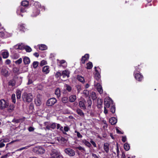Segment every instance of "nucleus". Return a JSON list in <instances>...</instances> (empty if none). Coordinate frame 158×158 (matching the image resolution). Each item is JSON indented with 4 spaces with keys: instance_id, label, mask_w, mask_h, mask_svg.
Segmentation results:
<instances>
[{
    "instance_id": "69168bd1",
    "label": "nucleus",
    "mask_w": 158,
    "mask_h": 158,
    "mask_svg": "<svg viewBox=\"0 0 158 158\" xmlns=\"http://www.w3.org/2000/svg\"><path fill=\"white\" fill-rule=\"evenodd\" d=\"M34 130V128L31 127H30L28 128V130L29 131L31 132L33 131Z\"/></svg>"
},
{
    "instance_id": "37998d69",
    "label": "nucleus",
    "mask_w": 158,
    "mask_h": 158,
    "mask_svg": "<svg viewBox=\"0 0 158 158\" xmlns=\"http://www.w3.org/2000/svg\"><path fill=\"white\" fill-rule=\"evenodd\" d=\"M24 49L27 52H30L31 50V48L29 46H27L24 47Z\"/></svg>"
},
{
    "instance_id": "864d4df0",
    "label": "nucleus",
    "mask_w": 158,
    "mask_h": 158,
    "mask_svg": "<svg viewBox=\"0 0 158 158\" xmlns=\"http://www.w3.org/2000/svg\"><path fill=\"white\" fill-rule=\"evenodd\" d=\"M22 58H20L18 60L16 61L15 62L16 64H20L22 63Z\"/></svg>"
},
{
    "instance_id": "c756f323",
    "label": "nucleus",
    "mask_w": 158,
    "mask_h": 158,
    "mask_svg": "<svg viewBox=\"0 0 158 158\" xmlns=\"http://www.w3.org/2000/svg\"><path fill=\"white\" fill-rule=\"evenodd\" d=\"M76 99V96L75 95H71L69 97V101L71 102H74Z\"/></svg>"
},
{
    "instance_id": "4be33fe9",
    "label": "nucleus",
    "mask_w": 158,
    "mask_h": 158,
    "mask_svg": "<svg viewBox=\"0 0 158 158\" xmlns=\"http://www.w3.org/2000/svg\"><path fill=\"white\" fill-rule=\"evenodd\" d=\"M109 144L107 143H104V148L105 151V152L107 153H108L109 150Z\"/></svg>"
},
{
    "instance_id": "0eeeda50",
    "label": "nucleus",
    "mask_w": 158,
    "mask_h": 158,
    "mask_svg": "<svg viewBox=\"0 0 158 158\" xmlns=\"http://www.w3.org/2000/svg\"><path fill=\"white\" fill-rule=\"evenodd\" d=\"M57 102V100L55 98H52L49 99L46 102V105L48 106L53 105Z\"/></svg>"
},
{
    "instance_id": "c9c22d12",
    "label": "nucleus",
    "mask_w": 158,
    "mask_h": 158,
    "mask_svg": "<svg viewBox=\"0 0 158 158\" xmlns=\"http://www.w3.org/2000/svg\"><path fill=\"white\" fill-rule=\"evenodd\" d=\"M64 87L65 88V90H67L68 92H70L72 90L71 87L69 85L65 84Z\"/></svg>"
},
{
    "instance_id": "13d9d810",
    "label": "nucleus",
    "mask_w": 158,
    "mask_h": 158,
    "mask_svg": "<svg viewBox=\"0 0 158 158\" xmlns=\"http://www.w3.org/2000/svg\"><path fill=\"white\" fill-rule=\"evenodd\" d=\"M90 143H91L93 145L94 147H97V144L94 141L92 140H90Z\"/></svg>"
},
{
    "instance_id": "dca6fc26",
    "label": "nucleus",
    "mask_w": 158,
    "mask_h": 158,
    "mask_svg": "<svg viewBox=\"0 0 158 158\" xmlns=\"http://www.w3.org/2000/svg\"><path fill=\"white\" fill-rule=\"evenodd\" d=\"M16 82L15 80L13 78L9 80L8 82V85L9 86L14 87L15 86Z\"/></svg>"
},
{
    "instance_id": "5701e85b",
    "label": "nucleus",
    "mask_w": 158,
    "mask_h": 158,
    "mask_svg": "<svg viewBox=\"0 0 158 158\" xmlns=\"http://www.w3.org/2000/svg\"><path fill=\"white\" fill-rule=\"evenodd\" d=\"M23 61L25 64H29L30 62V58L27 56H25L23 59Z\"/></svg>"
},
{
    "instance_id": "8fccbe9b",
    "label": "nucleus",
    "mask_w": 158,
    "mask_h": 158,
    "mask_svg": "<svg viewBox=\"0 0 158 158\" xmlns=\"http://www.w3.org/2000/svg\"><path fill=\"white\" fill-rule=\"evenodd\" d=\"M47 64V62L46 60H43L40 62V66H42L43 65Z\"/></svg>"
},
{
    "instance_id": "bf43d9fd",
    "label": "nucleus",
    "mask_w": 158,
    "mask_h": 158,
    "mask_svg": "<svg viewBox=\"0 0 158 158\" xmlns=\"http://www.w3.org/2000/svg\"><path fill=\"white\" fill-rule=\"evenodd\" d=\"M92 99L93 100H94L97 98V97L96 96V94L95 92H92Z\"/></svg>"
},
{
    "instance_id": "f704fd0d",
    "label": "nucleus",
    "mask_w": 158,
    "mask_h": 158,
    "mask_svg": "<svg viewBox=\"0 0 158 158\" xmlns=\"http://www.w3.org/2000/svg\"><path fill=\"white\" fill-rule=\"evenodd\" d=\"M110 111L113 113L114 114L115 112V105L113 103V104H112L110 108Z\"/></svg>"
},
{
    "instance_id": "4468645a",
    "label": "nucleus",
    "mask_w": 158,
    "mask_h": 158,
    "mask_svg": "<svg viewBox=\"0 0 158 158\" xmlns=\"http://www.w3.org/2000/svg\"><path fill=\"white\" fill-rule=\"evenodd\" d=\"M89 56L88 54H86L82 57L81 59V63L82 64H84L85 61L87 60L89 58Z\"/></svg>"
},
{
    "instance_id": "20e7f679",
    "label": "nucleus",
    "mask_w": 158,
    "mask_h": 158,
    "mask_svg": "<svg viewBox=\"0 0 158 158\" xmlns=\"http://www.w3.org/2000/svg\"><path fill=\"white\" fill-rule=\"evenodd\" d=\"M9 101L4 99H2L0 100V109L4 110L9 106Z\"/></svg>"
},
{
    "instance_id": "49530a36",
    "label": "nucleus",
    "mask_w": 158,
    "mask_h": 158,
    "mask_svg": "<svg viewBox=\"0 0 158 158\" xmlns=\"http://www.w3.org/2000/svg\"><path fill=\"white\" fill-rule=\"evenodd\" d=\"M62 101L63 103H65L68 102V98L67 97H64L62 98Z\"/></svg>"
},
{
    "instance_id": "7ed1b4c3",
    "label": "nucleus",
    "mask_w": 158,
    "mask_h": 158,
    "mask_svg": "<svg viewBox=\"0 0 158 158\" xmlns=\"http://www.w3.org/2000/svg\"><path fill=\"white\" fill-rule=\"evenodd\" d=\"M51 155L52 156L51 158H63L60 153L55 149L52 150Z\"/></svg>"
},
{
    "instance_id": "9b49d317",
    "label": "nucleus",
    "mask_w": 158,
    "mask_h": 158,
    "mask_svg": "<svg viewBox=\"0 0 158 158\" xmlns=\"http://www.w3.org/2000/svg\"><path fill=\"white\" fill-rule=\"evenodd\" d=\"M134 75L135 79L138 81L141 82L143 79V76L141 73L134 72Z\"/></svg>"
},
{
    "instance_id": "338daca9",
    "label": "nucleus",
    "mask_w": 158,
    "mask_h": 158,
    "mask_svg": "<svg viewBox=\"0 0 158 158\" xmlns=\"http://www.w3.org/2000/svg\"><path fill=\"white\" fill-rule=\"evenodd\" d=\"M64 130L65 132H67L69 130V127L67 126H65L64 127Z\"/></svg>"
},
{
    "instance_id": "a211bd4d",
    "label": "nucleus",
    "mask_w": 158,
    "mask_h": 158,
    "mask_svg": "<svg viewBox=\"0 0 158 158\" xmlns=\"http://www.w3.org/2000/svg\"><path fill=\"white\" fill-rule=\"evenodd\" d=\"M49 71V66H45L42 69V72L45 74L48 73Z\"/></svg>"
},
{
    "instance_id": "473e14b6",
    "label": "nucleus",
    "mask_w": 158,
    "mask_h": 158,
    "mask_svg": "<svg viewBox=\"0 0 158 158\" xmlns=\"http://www.w3.org/2000/svg\"><path fill=\"white\" fill-rule=\"evenodd\" d=\"M50 123V122H46L44 123V125L46 126V128L48 130H50L51 128Z\"/></svg>"
},
{
    "instance_id": "f8f14e48",
    "label": "nucleus",
    "mask_w": 158,
    "mask_h": 158,
    "mask_svg": "<svg viewBox=\"0 0 158 158\" xmlns=\"http://www.w3.org/2000/svg\"><path fill=\"white\" fill-rule=\"evenodd\" d=\"M86 102L83 99L79 101V107L82 109L85 110L86 109Z\"/></svg>"
},
{
    "instance_id": "cd10ccee",
    "label": "nucleus",
    "mask_w": 158,
    "mask_h": 158,
    "mask_svg": "<svg viewBox=\"0 0 158 158\" xmlns=\"http://www.w3.org/2000/svg\"><path fill=\"white\" fill-rule=\"evenodd\" d=\"M29 4V2L27 0L23 1L21 2V6L27 7Z\"/></svg>"
},
{
    "instance_id": "052dcab7",
    "label": "nucleus",
    "mask_w": 158,
    "mask_h": 158,
    "mask_svg": "<svg viewBox=\"0 0 158 158\" xmlns=\"http://www.w3.org/2000/svg\"><path fill=\"white\" fill-rule=\"evenodd\" d=\"M18 48H16V49L22 50L23 49V47L20 44H18Z\"/></svg>"
},
{
    "instance_id": "c03bdc74",
    "label": "nucleus",
    "mask_w": 158,
    "mask_h": 158,
    "mask_svg": "<svg viewBox=\"0 0 158 158\" xmlns=\"http://www.w3.org/2000/svg\"><path fill=\"white\" fill-rule=\"evenodd\" d=\"M39 62L38 61H34L33 63V67L34 69H36L37 68L39 65Z\"/></svg>"
},
{
    "instance_id": "3c124183",
    "label": "nucleus",
    "mask_w": 158,
    "mask_h": 158,
    "mask_svg": "<svg viewBox=\"0 0 158 158\" xmlns=\"http://www.w3.org/2000/svg\"><path fill=\"white\" fill-rule=\"evenodd\" d=\"M83 93L86 97L88 96L89 94V91L87 90H83Z\"/></svg>"
},
{
    "instance_id": "e2e57ef3",
    "label": "nucleus",
    "mask_w": 158,
    "mask_h": 158,
    "mask_svg": "<svg viewBox=\"0 0 158 158\" xmlns=\"http://www.w3.org/2000/svg\"><path fill=\"white\" fill-rule=\"evenodd\" d=\"M126 136H122V141L124 143L126 142Z\"/></svg>"
},
{
    "instance_id": "c85d7f7f",
    "label": "nucleus",
    "mask_w": 158,
    "mask_h": 158,
    "mask_svg": "<svg viewBox=\"0 0 158 158\" xmlns=\"http://www.w3.org/2000/svg\"><path fill=\"white\" fill-rule=\"evenodd\" d=\"M69 71L65 70L62 72L61 74L64 75V76H66L67 77H69Z\"/></svg>"
},
{
    "instance_id": "f3484780",
    "label": "nucleus",
    "mask_w": 158,
    "mask_h": 158,
    "mask_svg": "<svg viewBox=\"0 0 158 158\" xmlns=\"http://www.w3.org/2000/svg\"><path fill=\"white\" fill-rule=\"evenodd\" d=\"M103 103V100L98 98L97 100V106L98 108L102 107Z\"/></svg>"
},
{
    "instance_id": "39448f33",
    "label": "nucleus",
    "mask_w": 158,
    "mask_h": 158,
    "mask_svg": "<svg viewBox=\"0 0 158 158\" xmlns=\"http://www.w3.org/2000/svg\"><path fill=\"white\" fill-rule=\"evenodd\" d=\"M33 151L37 154H42L45 152V150L41 147H36L33 149Z\"/></svg>"
},
{
    "instance_id": "aec40b11",
    "label": "nucleus",
    "mask_w": 158,
    "mask_h": 158,
    "mask_svg": "<svg viewBox=\"0 0 158 158\" xmlns=\"http://www.w3.org/2000/svg\"><path fill=\"white\" fill-rule=\"evenodd\" d=\"M143 66L141 64L140 65H138V66L135 67V70L134 71V72H135V73H140V71L141 70V68H143Z\"/></svg>"
},
{
    "instance_id": "79ce46f5",
    "label": "nucleus",
    "mask_w": 158,
    "mask_h": 158,
    "mask_svg": "<svg viewBox=\"0 0 158 158\" xmlns=\"http://www.w3.org/2000/svg\"><path fill=\"white\" fill-rule=\"evenodd\" d=\"M87 103L88 108H90L92 104L91 100L89 98L88 100H87V101L86 102V103Z\"/></svg>"
},
{
    "instance_id": "680f3d73",
    "label": "nucleus",
    "mask_w": 158,
    "mask_h": 158,
    "mask_svg": "<svg viewBox=\"0 0 158 158\" xmlns=\"http://www.w3.org/2000/svg\"><path fill=\"white\" fill-rule=\"evenodd\" d=\"M85 145L89 148H90L91 146V144L90 143H89L88 141L85 144Z\"/></svg>"
},
{
    "instance_id": "ddd939ff",
    "label": "nucleus",
    "mask_w": 158,
    "mask_h": 158,
    "mask_svg": "<svg viewBox=\"0 0 158 158\" xmlns=\"http://www.w3.org/2000/svg\"><path fill=\"white\" fill-rule=\"evenodd\" d=\"M15 108V105H14L13 104L9 105V104L8 106L6 108H7V111L9 113L12 112L14 111Z\"/></svg>"
},
{
    "instance_id": "4c0bfd02",
    "label": "nucleus",
    "mask_w": 158,
    "mask_h": 158,
    "mask_svg": "<svg viewBox=\"0 0 158 158\" xmlns=\"http://www.w3.org/2000/svg\"><path fill=\"white\" fill-rule=\"evenodd\" d=\"M77 80L80 81L82 83H84L85 82V79L83 77L79 75H77Z\"/></svg>"
},
{
    "instance_id": "6ab92c4d",
    "label": "nucleus",
    "mask_w": 158,
    "mask_h": 158,
    "mask_svg": "<svg viewBox=\"0 0 158 158\" xmlns=\"http://www.w3.org/2000/svg\"><path fill=\"white\" fill-rule=\"evenodd\" d=\"M97 90L100 94H102L103 93V90L101 85L99 83L97 84Z\"/></svg>"
},
{
    "instance_id": "bb28decb",
    "label": "nucleus",
    "mask_w": 158,
    "mask_h": 158,
    "mask_svg": "<svg viewBox=\"0 0 158 158\" xmlns=\"http://www.w3.org/2000/svg\"><path fill=\"white\" fill-rule=\"evenodd\" d=\"M59 141L61 143H66L67 141V139L63 137H61L58 139Z\"/></svg>"
},
{
    "instance_id": "ea45409f",
    "label": "nucleus",
    "mask_w": 158,
    "mask_h": 158,
    "mask_svg": "<svg viewBox=\"0 0 158 158\" xmlns=\"http://www.w3.org/2000/svg\"><path fill=\"white\" fill-rule=\"evenodd\" d=\"M11 56L13 59H17L19 57V56L18 53H15L12 54L11 55Z\"/></svg>"
},
{
    "instance_id": "b1692460",
    "label": "nucleus",
    "mask_w": 158,
    "mask_h": 158,
    "mask_svg": "<svg viewBox=\"0 0 158 158\" xmlns=\"http://www.w3.org/2000/svg\"><path fill=\"white\" fill-rule=\"evenodd\" d=\"M76 112L81 117H83L84 116V114L82 111L80 109H77L76 110Z\"/></svg>"
},
{
    "instance_id": "a19ab883",
    "label": "nucleus",
    "mask_w": 158,
    "mask_h": 158,
    "mask_svg": "<svg viewBox=\"0 0 158 158\" xmlns=\"http://www.w3.org/2000/svg\"><path fill=\"white\" fill-rule=\"evenodd\" d=\"M124 148L126 151H128L130 149V146L128 143H126L124 144Z\"/></svg>"
},
{
    "instance_id": "1a4fd4ad",
    "label": "nucleus",
    "mask_w": 158,
    "mask_h": 158,
    "mask_svg": "<svg viewBox=\"0 0 158 158\" xmlns=\"http://www.w3.org/2000/svg\"><path fill=\"white\" fill-rule=\"evenodd\" d=\"M26 7L22 6H20L18 7L17 9L16 13L18 15L23 17V15L22 14L26 11Z\"/></svg>"
},
{
    "instance_id": "7c9ffc66",
    "label": "nucleus",
    "mask_w": 158,
    "mask_h": 158,
    "mask_svg": "<svg viewBox=\"0 0 158 158\" xmlns=\"http://www.w3.org/2000/svg\"><path fill=\"white\" fill-rule=\"evenodd\" d=\"M94 77L97 80H98L100 77V75L97 70H96V73L94 75Z\"/></svg>"
},
{
    "instance_id": "5fc2aeb1",
    "label": "nucleus",
    "mask_w": 158,
    "mask_h": 158,
    "mask_svg": "<svg viewBox=\"0 0 158 158\" xmlns=\"http://www.w3.org/2000/svg\"><path fill=\"white\" fill-rule=\"evenodd\" d=\"M56 124L55 123H53L50 124L51 128L53 129H54L55 128L56 126Z\"/></svg>"
},
{
    "instance_id": "2eb2a0df",
    "label": "nucleus",
    "mask_w": 158,
    "mask_h": 158,
    "mask_svg": "<svg viewBox=\"0 0 158 158\" xmlns=\"http://www.w3.org/2000/svg\"><path fill=\"white\" fill-rule=\"evenodd\" d=\"M35 104L37 106H40L41 104V98L37 95L35 99Z\"/></svg>"
},
{
    "instance_id": "e433bc0d",
    "label": "nucleus",
    "mask_w": 158,
    "mask_h": 158,
    "mask_svg": "<svg viewBox=\"0 0 158 158\" xmlns=\"http://www.w3.org/2000/svg\"><path fill=\"white\" fill-rule=\"evenodd\" d=\"M25 24H21L19 25V28L20 30L25 31L26 30L25 28Z\"/></svg>"
},
{
    "instance_id": "6e6d98bb",
    "label": "nucleus",
    "mask_w": 158,
    "mask_h": 158,
    "mask_svg": "<svg viewBox=\"0 0 158 158\" xmlns=\"http://www.w3.org/2000/svg\"><path fill=\"white\" fill-rule=\"evenodd\" d=\"M66 62L64 60H61L59 62V63H60V64H59V66L60 67H61V66H62V64L65 63Z\"/></svg>"
},
{
    "instance_id": "603ef678",
    "label": "nucleus",
    "mask_w": 158,
    "mask_h": 158,
    "mask_svg": "<svg viewBox=\"0 0 158 158\" xmlns=\"http://www.w3.org/2000/svg\"><path fill=\"white\" fill-rule=\"evenodd\" d=\"M61 76H62L61 73L59 72H57L55 75V77L56 78H58Z\"/></svg>"
},
{
    "instance_id": "f257e3e1",
    "label": "nucleus",
    "mask_w": 158,
    "mask_h": 158,
    "mask_svg": "<svg viewBox=\"0 0 158 158\" xmlns=\"http://www.w3.org/2000/svg\"><path fill=\"white\" fill-rule=\"evenodd\" d=\"M41 8V5L38 2H36L32 7V13L31 16L33 17H35L40 13V10L39 9Z\"/></svg>"
},
{
    "instance_id": "0e129e2a",
    "label": "nucleus",
    "mask_w": 158,
    "mask_h": 158,
    "mask_svg": "<svg viewBox=\"0 0 158 158\" xmlns=\"http://www.w3.org/2000/svg\"><path fill=\"white\" fill-rule=\"evenodd\" d=\"M116 132L117 133L120 134H123V133L120 131L119 129H118L117 128L116 129Z\"/></svg>"
},
{
    "instance_id": "774afa93",
    "label": "nucleus",
    "mask_w": 158,
    "mask_h": 158,
    "mask_svg": "<svg viewBox=\"0 0 158 158\" xmlns=\"http://www.w3.org/2000/svg\"><path fill=\"white\" fill-rule=\"evenodd\" d=\"M11 63L10 60L9 59L6 60L5 61V63L6 64L8 65Z\"/></svg>"
},
{
    "instance_id": "393cba45",
    "label": "nucleus",
    "mask_w": 158,
    "mask_h": 158,
    "mask_svg": "<svg viewBox=\"0 0 158 158\" xmlns=\"http://www.w3.org/2000/svg\"><path fill=\"white\" fill-rule=\"evenodd\" d=\"M39 49L42 51L45 50L47 49V46L43 44H41L39 45Z\"/></svg>"
},
{
    "instance_id": "4d7b16f0",
    "label": "nucleus",
    "mask_w": 158,
    "mask_h": 158,
    "mask_svg": "<svg viewBox=\"0 0 158 158\" xmlns=\"http://www.w3.org/2000/svg\"><path fill=\"white\" fill-rule=\"evenodd\" d=\"M0 36L3 38H5V33L3 32H0Z\"/></svg>"
},
{
    "instance_id": "6e6552de",
    "label": "nucleus",
    "mask_w": 158,
    "mask_h": 158,
    "mask_svg": "<svg viewBox=\"0 0 158 158\" xmlns=\"http://www.w3.org/2000/svg\"><path fill=\"white\" fill-rule=\"evenodd\" d=\"M64 152L66 155L69 156H73L75 154V151L71 148H66L64 150Z\"/></svg>"
},
{
    "instance_id": "9d476101",
    "label": "nucleus",
    "mask_w": 158,
    "mask_h": 158,
    "mask_svg": "<svg viewBox=\"0 0 158 158\" xmlns=\"http://www.w3.org/2000/svg\"><path fill=\"white\" fill-rule=\"evenodd\" d=\"M0 73L2 76L5 77H8L10 74L8 69L5 68H2L1 69Z\"/></svg>"
},
{
    "instance_id": "2f4dec72",
    "label": "nucleus",
    "mask_w": 158,
    "mask_h": 158,
    "mask_svg": "<svg viewBox=\"0 0 158 158\" xmlns=\"http://www.w3.org/2000/svg\"><path fill=\"white\" fill-rule=\"evenodd\" d=\"M21 92L20 90L18 89L16 92L17 98L18 99H20L21 97Z\"/></svg>"
},
{
    "instance_id": "f03ea898",
    "label": "nucleus",
    "mask_w": 158,
    "mask_h": 158,
    "mask_svg": "<svg viewBox=\"0 0 158 158\" xmlns=\"http://www.w3.org/2000/svg\"><path fill=\"white\" fill-rule=\"evenodd\" d=\"M22 98L24 102H30L32 101L33 97L31 94L24 92L22 95Z\"/></svg>"
},
{
    "instance_id": "a18cd8bd",
    "label": "nucleus",
    "mask_w": 158,
    "mask_h": 158,
    "mask_svg": "<svg viewBox=\"0 0 158 158\" xmlns=\"http://www.w3.org/2000/svg\"><path fill=\"white\" fill-rule=\"evenodd\" d=\"M75 149H78L79 150L81 151V152H85V149L81 146L75 147Z\"/></svg>"
},
{
    "instance_id": "de8ad7c7",
    "label": "nucleus",
    "mask_w": 158,
    "mask_h": 158,
    "mask_svg": "<svg viewBox=\"0 0 158 158\" xmlns=\"http://www.w3.org/2000/svg\"><path fill=\"white\" fill-rule=\"evenodd\" d=\"M11 99L12 102L14 103L16 102L15 95V94H13L11 96Z\"/></svg>"
},
{
    "instance_id": "423d86ee",
    "label": "nucleus",
    "mask_w": 158,
    "mask_h": 158,
    "mask_svg": "<svg viewBox=\"0 0 158 158\" xmlns=\"http://www.w3.org/2000/svg\"><path fill=\"white\" fill-rule=\"evenodd\" d=\"M113 101L110 98H105L104 99V107L107 108L110 107V105L113 104Z\"/></svg>"
},
{
    "instance_id": "58836bf2",
    "label": "nucleus",
    "mask_w": 158,
    "mask_h": 158,
    "mask_svg": "<svg viewBox=\"0 0 158 158\" xmlns=\"http://www.w3.org/2000/svg\"><path fill=\"white\" fill-rule=\"evenodd\" d=\"M86 68L87 69H91L93 67V65L92 63L91 62H89L86 64Z\"/></svg>"
},
{
    "instance_id": "09e8293b",
    "label": "nucleus",
    "mask_w": 158,
    "mask_h": 158,
    "mask_svg": "<svg viewBox=\"0 0 158 158\" xmlns=\"http://www.w3.org/2000/svg\"><path fill=\"white\" fill-rule=\"evenodd\" d=\"M74 132L77 133V136L79 138H81L82 137V135L80 133L76 130Z\"/></svg>"
},
{
    "instance_id": "72a5a7b5",
    "label": "nucleus",
    "mask_w": 158,
    "mask_h": 158,
    "mask_svg": "<svg viewBox=\"0 0 158 158\" xmlns=\"http://www.w3.org/2000/svg\"><path fill=\"white\" fill-rule=\"evenodd\" d=\"M2 55L3 58H6L8 57L9 53L7 51H4L2 52Z\"/></svg>"
},
{
    "instance_id": "a878e982",
    "label": "nucleus",
    "mask_w": 158,
    "mask_h": 158,
    "mask_svg": "<svg viewBox=\"0 0 158 158\" xmlns=\"http://www.w3.org/2000/svg\"><path fill=\"white\" fill-rule=\"evenodd\" d=\"M55 94L56 95L58 98L60 96V90L59 88H58L56 89L55 92Z\"/></svg>"
},
{
    "instance_id": "412c9836",
    "label": "nucleus",
    "mask_w": 158,
    "mask_h": 158,
    "mask_svg": "<svg viewBox=\"0 0 158 158\" xmlns=\"http://www.w3.org/2000/svg\"><path fill=\"white\" fill-rule=\"evenodd\" d=\"M109 122L112 125H114L117 122V119L115 117H112L109 119Z\"/></svg>"
}]
</instances>
